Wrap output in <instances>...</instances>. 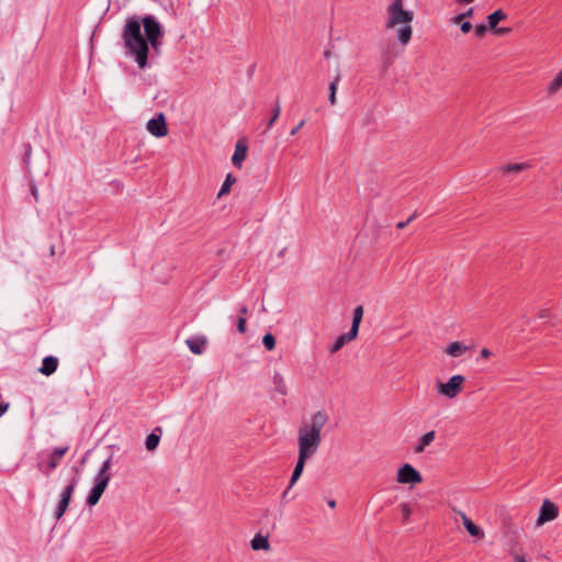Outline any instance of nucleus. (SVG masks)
I'll use <instances>...</instances> for the list:
<instances>
[{"instance_id": "obj_28", "label": "nucleus", "mask_w": 562, "mask_h": 562, "mask_svg": "<svg viewBox=\"0 0 562 562\" xmlns=\"http://www.w3.org/2000/svg\"><path fill=\"white\" fill-rule=\"evenodd\" d=\"M474 14V9L473 8H469L467 11L453 16L451 19V22L453 24H459L461 23V21H463L464 19H468V18H472Z\"/></svg>"}, {"instance_id": "obj_35", "label": "nucleus", "mask_w": 562, "mask_h": 562, "mask_svg": "<svg viewBox=\"0 0 562 562\" xmlns=\"http://www.w3.org/2000/svg\"><path fill=\"white\" fill-rule=\"evenodd\" d=\"M513 562H528L524 554L514 552L512 553Z\"/></svg>"}, {"instance_id": "obj_11", "label": "nucleus", "mask_w": 562, "mask_h": 562, "mask_svg": "<svg viewBox=\"0 0 562 562\" xmlns=\"http://www.w3.org/2000/svg\"><path fill=\"white\" fill-rule=\"evenodd\" d=\"M457 513L461 517L464 528L472 537L484 538L485 533L482 528L476 526L462 510H457Z\"/></svg>"}, {"instance_id": "obj_23", "label": "nucleus", "mask_w": 562, "mask_h": 562, "mask_svg": "<svg viewBox=\"0 0 562 562\" xmlns=\"http://www.w3.org/2000/svg\"><path fill=\"white\" fill-rule=\"evenodd\" d=\"M506 19V14L503 10H496L487 16V24L490 30H495L499 21Z\"/></svg>"}, {"instance_id": "obj_9", "label": "nucleus", "mask_w": 562, "mask_h": 562, "mask_svg": "<svg viewBox=\"0 0 562 562\" xmlns=\"http://www.w3.org/2000/svg\"><path fill=\"white\" fill-rule=\"evenodd\" d=\"M559 516V508L558 506L550 499L546 498L543 499L540 509L539 515L536 520V526L540 527L544 524L554 520Z\"/></svg>"}, {"instance_id": "obj_15", "label": "nucleus", "mask_w": 562, "mask_h": 562, "mask_svg": "<svg viewBox=\"0 0 562 562\" xmlns=\"http://www.w3.org/2000/svg\"><path fill=\"white\" fill-rule=\"evenodd\" d=\"M247 146L241 142H237L235 151L232 157L233 165L237 168H241L243 161L246 159Z\"/></svg>"}, {"instance_id": "obj_31", "label": "nucleus", "mask_w": 562, "mask_h": 562, "mask_svg": "<svg viewBox=\"0 0 562 562\" xmlns=\"http://www.w3.org/2000/svg\"><path fill=\"white\" fill-rule=\"evenodd\" d=\"M400 509L404 520H408L412 515V508L408 504L403 503L400 505Z\"/></svg>"}, {"instance_id": "obj_25", "label": "nucleus", "mask_w": 562, "mask_h": 562, "mask_svg": "<svg viewBox=\"0 0 562 562\" xmlns=\"http://www.w3.org/2000/svg\"><path fill=\"white\" fill-rule=\"evenodd\" d=\"M236 182V178L232 175V173H228L225 178V181L224 183L222 184V188L221 190L218 191L217 193V198H222L226 194H228L231 192V188L232 186Z\"/></svg>"}, {"instance_id": "obj_46", "label": "nucleus", "mask_w": 562, "mask_h": 562, "mask_svg": "<svg viewBox=\"0 0 562 562\" xmlns=\"http://www.w3.org/2000/svg\"><path fill=\"white\" fill-rule=\"evenodd\" d=\"M33 195L35 196V199H37V194H36L35 190L33 191Z\"/></svg>"}, {"instance_id": "obj_2", "label": "nucleus", "mask_w": 562, "mask_h": 562, "mask_svg": "<svg viewBox=\"0 0 562 562\" xmlns=\"http://www.w3.org/2000/svg\"><path fill=\"white\" fill-rule=\"evenodd\" d=\"M328 423V415L324 411L314 413L311 418L297 428V456L311 459L322 443V430Z\"/></svg>"}, {"instance_id": "obj_19", "label": "nucleus", "mask_w": 562, "mask_h": 562, "mask_svg": "<svg viewBox=\"0 0 562 562\" xmlns=\"http://www.w3.org/2000/svg\"><path fill=\"white\" fill-rule=\"evenodd\" d=\"M435 437H436V432L434 430H430V431L424 434L418 439V443L414 448V452L415 453L423 452L426 449V447H428L435 440Z\"/></svg>"}, {"instance_id": "obj_6", "label": "nucleus", "mask_w": 562, "mask_h": 562, "mask_svg": "<svg viewBox=\"0 0 562 562\" xmlns=\"http://www.w3.org/2000/svg\"><path fill=\"white\" fill-rule=\"evenodd\" d=\"M465 376L461 374L452 375L447 382H437L436 391L438 394L452 400L456 398L463 390Z\"/></svg>"}, {"instance_id": "obj_38", "label": "nucleus", "mask_w": 562, "mask_h": 562, "mask_svg": "<svg viewBox=\"0 0 562 562\" xmlns=\"http://www.w3.org/2000/svg\"><path fill=\"white\" fill-rule=\"evenodd\" d=\"M538 318H548L550 317V311L547 308H542L537 314Z\"/></svg>"}, {"instance_id": "obj_32", "label": "nucleus", "mask_w": 562, "mask_h": 562, "mask_svg": "<svg viewBox=\"0 0 562 562\" xmlns=\"http://www.w3.org/2000/svg\"><path fill=\"white\" fill-rule=\"evenodd\" d=\"M487 27H488V25L486 26L484 24H476L474 27L475 36L479 38L483 37L486 33Z\"/></svg>"}, {"instance_id": "obj_18", "label": "nucleus", "mask_w": 562, "mask_h": 562, "mask_svg": "<svg viewBox=\"0 0 562 562\" xmlns=\"http://www.w3.org/2000/svg\"><path fill=\"white\" fill-rule=\"evenodd\" d=\"M531 168V165L529 162H519V164H507L499 168V171L504 175L506 173H519L525 170H528Z\"/></svg>"}, {"instance_id": "obj_13", "label": "nucleus", "mask_w": 562, "mask_h": 562, "mask_svg": "<svg viewBox=\"0 0 562 562\" xmlns=\"http://www.w3.org/2000/svg\"><path fill=\"white\" fill-rule=\"evenodd\" d=\"M190 351L194 355H202L206 345V338L202 336L189 338L186 340Z\"/></svg>"}, {"instance_id": "obj_36", "label": "nucleus", "mask_w": 562, "mask_h": 562, "mask_svg": "<svg viewBox=\"0 0 562 562\" xmlns=\"http://www.w3.org/2000/svg\"><path fill=\"white\" fill-rule=\"evenodd\" d=\"M304 124H305V121H304V120H301V121L297 123V125L291 130L290 135H291V136L296 135V134H297V132H299V131L304 126Z\"/></svg>"}, {"instance_id": "obj_3", "label": "nucleus", "mask_w": 562, "mask_h": 562, "mask_svg": "<svg viewBox=\"0 0 562 562\" xmlns=\"http://www.w3.org/2000/svg\"><path fill=\"white\" fill-rule=\"evenodd\" d=\"M413 20L414 12L412 10H405L404 5L386 7L385 27L387 30H397L396 37L403 45H406L412 38Z\"/></svg>"}, {"instance_id": "obj_34", "label": "nucleus", "mask_w": 562, "mask_h": 562, "mask_svg": "<svg viewBox=\"0 0 562 562\" xmlns=\"http://www.w3.org/2000/svg\"><path fill=\"white\" fill-rule=\"evenodd\" d=\"M237 329L241 334H244L246 331V318L244 316H240L238 318Z\"/></svg>"}, {"instance_id": "obj_42", "label": "nucleus", "mask_w": 562, "mask_h": 562, "mask_svg": "<svg viewBox=\"0 0 562 562\" xmlns=\"http://www.w3.org/2000/svg\"><path fill=\"white\" fill-rule=\"evenodd\" d=\"M412 218H413V216L409 217L406 222L397 223V228H404L412 221Z\"/></svg>"}, {"instance_id": "obj_24", "label": "nucleus", "mask_w": 562, "mask_h": 562, "mask_svg": "<svg viewBox=\"0 0 562 562\" xmlns=\"http://www.w3.org/2000/svg\"><path fill=\"white\" fill-rule=\"evenodd\" d=\"M273 384L278 393L285 395L288 392V387L284 381L283 375L280 372H276L272 376Z\"/></svg>"}, {"instance_id": "obj_17", "label": "nucleus", "mask_w": 562, "mask_h": 562, "mask_svg": "<svg viewBox=\"0 0 562 562\" xmlns=\"http://www.w3.org/2000/svg\"><path fill=\"white\" fill-rule=\"evenodd\" d=\"M250 547L254 551H259V550L269 551L270 550L269 539L267 536H262V535L258 533L251 539Z\"/></svg>"}, {"instance_id": "obj_44", "label": "nucleus", "mask_w": 562, "mask_h": 562, "mask_svg": "<svg viewBox=\"0 0 562 562\" xmlns=\"http://www.w3.org/2000/svg\"><path fill=\"white\" fill-rule=\"evenodd\" d=\"M247 312H248V310H247V307H246V306H243V307L240 308V314H241V316H244V317H245V315L247 314Z\"/></svg>"}, {"instance_id": "obj_7", "label": "nucleus", "mask_w": 562, "mask_h": 562, "mask_svg": "<svg viewBox=\"0 0 562 562\" xmlns=\"http://www.w3.org/2000/svg\"><path fill=\"white\" fill-rule=\"evenodd\" d=\"M76 486H77V479L72 477L69 481V483L65 486V488L61 491L59 502H58L57 507L54 513V516L57 520H59L66 513Z\"/></svg>"}, {"instance_id": "obj_43", "label": "nucleus", "mask_w": 562, "mask_h": 562, "mask_svg": "<svg viewBox=\"0 0 562 562\" xmlns=\"http://www.w3.org/2000/svg\"><path fill=\"white\" fill-rule=\"evenodd\" d=\"M457 3H464V4H470L472 2H474L475 0H454Z\"/></svg>"}, {"instance_id": "obj_45", "label": "nucleus", "mask_w": 562, "mask_h": 562, "mask_svg": "<svg viewBox=\"0 0 562 562\" xmlns=\"http://www.w3.org/2000/svg\"><path fill=\"white\" fill-rule=\"evenodd\" d=\"M328 506H329V507H331V508H334V507L336 506V502H335V501H333V499H331V501H329V502H328Z\"/></svg>"}, {"instance_id": "obj_12", "label": "nucleus", "mask_w": 562, "mask_h": 562, "mask_svg": "<svg viewBox=\"0 0 562 562\" xmlns=\"http://www.w3.org/2000/svg\"><path fill=\"white\" fill-rule=\"evenodd\" d=\"M308 459L297 456V461L294 467L290 483L288 488L283 492L282 497L285 498L288 495V492L294 486V484L297 482V480L301 477L305 463Z\"/></svg>"}, {"instance_id": "obj_10", "label": "nucleus", "mask_w": 562, "mask_h": 562, "mask_svg": "<svg viewBox=\"0 0 562 562\" xmlns=\"http://www.w3.org/2000/svg\"><path fill=\"white\" fill-rule=\"evenodd\" d=\"M146 130L157 138L167 136L168 126L164 113H158L155 117L150 119L146 124Z\"/></svg>"}, {"instance_id": "obj_14", "label": "nucleus", "mask_w": 562, "mask_h": 562, "mask_svg": "<svg viewBox=\"0 0 562 562\" xmlns=\"http://www.w3.org/2000/svg\"><path fill=\"white\" fill-rule=\"evenodd\" d=\"M468 347L461 341H452L445 348V353L452 358H459L468 351Z\"/></svg>"}, {"instance_id": "obj_5", "label": "nucleus", "mask_w": 562, "mask_h": 562, "mask_svg": "<svg viewBox=\"0 0 562 562\" xmlns=\"http://www.w3.org/2000/svg\"><path fill=\"white\" fill-rule=\"evenodd\" d=\"M363 317V306L359 305L353 310V317L350 330L340 335L335 342L329 347V352L335 353L339 351L347 342L353 340L358 336L359 326Z\"/></svg>"}, {"instance_id": "obj_26", "label": "nucleus", "mask_w": 562, "mask_h": 562, "mask_svg": "<svg viewBox=\"0 0 562 562\" xmlns=\"http://www.w3.org/2000/svg\"><path fill=\"white\" fill-rule=\"evenodd\" d=\"M339 80H340V76L337 75L335 77V79L329 83V95H328V101L331 105H335L337 103V99H336V92H337V88H338V83H339Z\"/></svg>"}, {"instance_id": "obj_8", "label": "nucleus", "mask_w": 562, "mask_h": 562, "mask_svg": "<svg viewBox=\"0 0 562 562\" xmlns=\"http://www.w3.org/2000/svg\"><path fill=\"white\" fill-rule=\"evenodd\" d=\"M396 481L400 484H420L423 476L412 464L405 463L396 472Z\"/></svg>"}, {"instance_id": "obj_20", "label": "nucleus", "mask_w": 562, "mask_h": 562, "mask_svg": "<svg viewBox=\"0 0 562 562\" xmlns=\"http://www.w3.org/2000/svg\"><path fill=\"white\" fill-rule=\"evenodd\" d=\"M57 366H58L57 358H55L53 356H48V357L44 358L43 366L41 367L40 372L43 373L44 375H50L56 371Z\"/></svg>"}, {"instance_id": "obj_33", "label": "nucleus", "mask_w": 562, "mask_h": 562, "mask_svg": "<svg viewBox=\"0 0 562 562\" xmlns=\"http://www.w3.org/2000/svg\"><path fill=\"white\" fill-rule=\"evenodd\" d=\"M459 24H460L461 32L464 34L469 33L473 27L469 21H464V22L461 21V23H459Z\"/></svg>"}, {"instance_id": "obj_16", "label": "nucleus", "mask_w": 562, "mask_h": 562, "mask_svg": "<svg viewBox=\"0 0 562 562\" xmlns=\"http://www.w3.org/2000/svg\"><path fill=\"white\" fill-rule=\"evenodd\" d=\"M68 447H59L53 450L48 457L47 467L52 471L56 469L60 459L67 453Z\"/></svg>"}, {"instance_id": "obj_4", "label": "nucleus", "mask_w": 562, "mask_h": 562, "mask_svg": "<svg viewBox=\"0 0 562 562\" xmlns=\"http://www.w3.org/2000/svg\"><path fill=\"white\" fill-rule=\"evenodd\" d=\"M110 467H111V458L106 459L103 462L101 469L99 470V472L95 475V484L92 487V490L90 491L88 498H87V504L89 506L97 505L98 502L100 501L102 494L104 493V491L109 484V481H110V474L108 473V471L110 470Z\"/></svg>"}, {"instance_id": "obj_29", "label": "nucleus", "mask_w": 562, "mask_h": 562, "mask_svg": "<svg viewBox=\"0 0 562 562\" xmlns=\"http://www.w3.org/2000/svg\"><path fill=\"white\" fill-rule=\"evenodd\" d=\"M280 112H281V105H280V102L277 101L274 103V106H273V110H272V114H271V119L268 121V124H267V128H271L274 124V122L278 120L279 115H280Z\"/></svg>"}, {"instance_id": "obj_37", "label": "nucleus", "mask_w": 562, "mask_h": 562, "mask_svg": "<svg viewBox=\"0 0 562 562\" xmlns=\"http://www.w3.org/2000/svg\"><path fill=\"white\" fill-rule=\"evenodd\" d=\"M492 356V351L487 348H482L480 351V357L483 359H488Z\"/></svg>"}, {"instance_id": "obj_21", "label": "nucleus", "mask_w": 562, "mask_h": 562, "mask_svg": "<svg viewBox=\"0 0 562 562\" xmlns=\"http://www.w3.org/2000/svg\"><path fill=\"white\" fill-rule=\"evenodd\" d=\"M562 89V69L554 76V78L548 83L547 92L550 95L558 93Z\"/></svg>"}, {"instance_id": "obj_39", "label": "nucleus", "mask_w": 562, "mask_h": 562, "mask_svg": "<svg viewBox=\"0 0 562 562\" xmlns=\"http://www.w3.org/2000/svg\"><path fill=\"white\" fill-rule=\"evenodd\" d=\"M512 30L509 27H499L494 30V32L498 35H505L508 34Z\"/></svg>"}, {"instance_id": "obj_1", "label": "nucleus", "mask_w": 562, "mask_h": 562, "mask_svg": "<svg viewBox=\"0 0 562 562\" xmlns=\"http://www.w3.org/2000/svg\"><path fill=\"white\" fill-rule=\"evenodd\" d=\"M161 36V25L153 15H146L142 20L136 15L128 18L122 32L126 53L134 57L139 68H145L147 65L148 45L157 50Z\"/></svg>"}, {"instance_id": "obj_41", "label": "nucleus", "mask_w": 562, "mask_h": 562, "mask_svg": "<svg viewBox=\"0 0 562 562\" xmlns=\"http://www.w3.org/2000/svg\"><path fill=\"white\" fill-rule=\"evenodd\" d=\"M387 5H404V0H392Z\"/></svg>"}, {"instance_id": "obj_27", "label": "nucleus", "mask_w": 562, "mask_h": 562, "mask_svg": "<svg viewBox=\"0 0 562 562\" xmlns=\"http://www.w3.org/2000/svg\"><path fill=\"white\" fill-rule=\"evenodd\" d=\"M159 441H160V437L158 435H156L155 432H151L146 438V442H145L146 449L149 451H154L158 447Z\"/></svg>"}, {"instance_id": "obj_40", "label": "nucleus", "mask_w": 562, "mask_h": 562, "mask_svg": "<svg viewBox=\"0 0 562 562\" xmlns=\"http://www.w3.org/2000/svg\"><path fill=\"white\" fill-rule=\"evenodd\" d=\"M9 407V404L8 403H0V417L7 412Z\"/></svg>"}, {"instance_id": "obj_22", "label": "nucleus", "mask_w": 562, "mask_h": 562, "mask_svg": "<svg viewBox=\"0 0 562 562\" xmlns=\"http://www.w3.org/2000/svg\"><path fill=\"white\" fill-rule=\"evenodd\" d=\"M562 89V69L554 76V78L548 83L547 92L550 95L558 93Z\"/></svg>"}, {"instance_id": "obj_30", "label": "nucleus", "mask_w": 562, "mask_h": 562, "mask_svg": "<svg viewBox=\"0 0 562 562\" xmlns=\"http://www.w3.org/2000/svg\"><path fill=\"white\" fill-rule=\"evenodd\" d=\"M262 344L268 350H272L276 347V338L272 334L268 333L262 338Z\"/></svg>"}]
</instances>
